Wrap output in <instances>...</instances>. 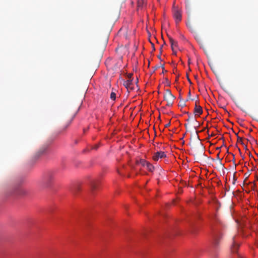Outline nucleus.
Returning <instances> with one entry per match:
<instances>
[{
	"label": "nucleus",
	"mask_w": 258,
	"mask_h": 258,
	"mask_svg": "<svg viewBox=\"0 0 258 258\" xmlns=\"http://www.w3.org/2000/svg\"><path fill=\"white\" fill-rule=\"evenodd\" d=\"M194 113L196 116L198 115L199 116L203 113L202 107L199 105V101L198 100H197L195 102Z\"/></svg>",
	"instance_id": "obj_5"
},
{
	"label": "nucleus",
	"mask_w": 258,
	"mask_h": 258,
	"mask_svg": "<svg viewBox=\"0 0 258 258\" xmlns=\"http://www.w3.org/2000/svg\"><path fill=\"white\" fill-rule=\"evenodd\" d=\"M89 185L90 186L91 190L93 191L96 189L97 186V181L95 179H92L89 182Z\"/></svg>",
	"instance_id": "obj_8"
},
{
	"label": "nucleus",
	"mask_w": 258,
	"mask_h": 258,
	"mask_svg": "<svg viewBox=\"0 0 258 258\" xmlns=\"http://www.w3.org/2000/svg\"><path fill=\"white\" fill-rule=\"evenodd\" d=\"M146 167H147V169L150 172H153L154 169V166L149 162Z\"/></svg>",
	"instance_id": "obj_13"
},
{
	"label": "nucleus",
	"mask_w": 258,
	"mask_h": 258,
	"mask_svg": "<svg viewBox=\"0 0 258 258\" xmlns=\"http://www.w3.org/2000/svg\"><path fill=\"white\" fill-rule=\"evenodd\" d=\"M190 96V91H189L188 92V96Z\"/></svg>",
	"instance_id": "obj_30"
},
{
	"label": "nucleus",
	"mask_w": 258,
	"mask_h": 258,
	"mask_svg": "<svg viewBox=\"0 0 258 258\" xmlns=\"http://www.w3.org/2000/svg\"><path fill=\"white\" fill-rule=\"evenodd\" d=\"M168 38L171 46L172 51H174V47H176L177 46V42L174 40L172 37L170 36H168Z\"/></svg>",
	"instance_id": "obj_9"
},
{
	"label": "nucleus",
	"mask_w": 258,
	"mask_h": 258,
	"mask_svg": "<svg viewBox=\"0 0 258 258\" xmlns=\"http://www.w3.org/2000/svg\"><path fill=\"white\" fill-rule=\"evenodd\" d=\"M173 15L176 23H178L181 20V12L174 7V5L173 6Z\"/></svg>",
	"instance_id": "obj_4"
},
{
	"label": "nucleus",
	"mask_w": 258,
	"mask_h": 258,
	"mask_svg": "<svg viewBox=\"0 0 258 258\" xmlns=\"http://www.w3.org/2000/svg\"><path fill=\"white\" fill-rule=\"evenodd\" d=\"M186 77H187V79L188 81L189 82V83H190V84H191V81H190V80L189 79V78L188 76V75H187V74L186 75Z\"/></svg>",
	"instance_id": "obj_20"
},
{
	"label": "nucleus",
	"mask_w": 258,
	"mask_h": 258,
	"mask_svg": "<svg viewBox=\"0 0 258 258\" xmlns=\"http://www.w3.org/2000/svg\"><path fill=\"white\" fill-rule=\"evenodd\" d=\"M132 84V80H127L124 82V85L125 86L128 91L133 89V88L131 86Z\"/></svg>",
	"instance_id": "obj_10"
},
{
	"label": "nucleus",
	"mask_w": 258,
	"mask_h": 258,
	"mask_svg": "<svg viewBox=\"0 0 258 258\" xmlns=\"http://www.w3.org/2000/svg\"><path fill=\"white\" fill-rule=\"evenodd\" d=\"M190 116H189L188 118H187V119H186V121H189L190 120Z\"/></svg>",
	"instance_id": "obj_29"
},
{
	"label": "nucleus",
	"mask_w": 258,
	"mask_h": 258,
	"mask_svg": "<svg viewBox=\"0 0 258 258\" xmlns=\"http://www.w3.org/2000/svg\"><path fill=\"white\" fill-rule=\"evenodd\" d=\"M237 142L240 143L241 144H244L242 142V139L238 136H237Z\"/></svg>",
	"instance_id": "obj_19"
},
{
	"label": "nucleus",
	"mask_w": 258,
	"mask_h": 258,
	"mask_svg": "<svg viewBox=\"0 0 258 258\" xmlns=\"http://www.w3.org/2000/svg\"><path fill=\"white\" fill-rule=\"evenodd\" d=\"M213 243L216 246V245L218 244V238L217 236H215L214 237V241H213Z\"/></svg>",
	"instance_id": "obj_17"
},
{
	"label": "nucleus",
	"mask_w": 258,
	"mask_h": 258,
	"mask_svg": "<svg viewBox=\"0 0 258 258\" xmlns=\"http://www.w3.org/2000/svg\"><path fill=\"white\" fill-rule=\"evenodd\" d=\"M140 164H141L143 166H146L147 164L148 163L146 160L144 159H141L139 162Z\"/></svg>",
	"instance_id": "obj_15"
},
{
	"label": "nucleus",
	"mask_w": 258,
	"mask_h": 258,
	"mask_svg": "<svg viewBox=\"0 0 258 258\" xmlns=\"http://www.w3.org/2000/svg\"><path fill=\"white\" fill-rule=\"evenodd\" d=\"M162 47H163V46H160V53H161V52H162Z\"/></svg>",
	"instance_id": "obj_26"
},
{
	"label": "nucleus",
	"mask_w": 258,
	"mask_h": 258,
	"mask_svg": "<svg viewBox=\"0 0 258 258\" xmlns=\"http://www.w3.org/2000/svg\"><path fill=\"white\" fill-rule=\"evenodd\" d=\"M110 98L114 100L116 98V94L114 92H111L110 94Z\"/></svg>",
	"instance_id": "obj_16"
},
{
	"label": "nucleus",
	"mask_w": 258,
	"mask_h": 258,
	"mask_svg": "<svg viewBox=\"0 0 258 258\" xmlns=\"http://www.w3.org/2000/svg\"><path fill=\"white\" fill-rule=\"evenodd\" d=\"M173 53L174 54V55H176V51L174 49V51H173Z\"/></svg>",
	"instance_id": "obj_27"
},
{
	"label": "nucleus",
	"mask_w": 258,
	"mask_h": 258,
	"mask_svg": "<svg viewBox=\"0 0 258 258\" xmlns=\"http://www.w3.org/2000/svg\"><path fill=\"white\" fill-rule=\"evenodd\" d=\"M166 155L164 152L160 151L157 152L154 154L153 156V159L154 161H158L159 159H161L166 157Z\"/></svg>",
	"instance_id": "obj_6"
},
{
	"label": "nucleus",
	"mask_w": 258,
	"mask_h": 258,
	"mask_svg": "<svg viewBox=\"0 0 258 258\" xmlns=\"http://www.w3.org/2000/svg\"><path fill=\"white\" fill-rule=\"evenodd\" d=\"M239 247V244L237 243L236 237L234 236L232 239V245L231 246V250L232 252H235L237 251Z\"/></svg>",
	"instance_id": "obj_7"
},
{
	"label": "nucleus",
	"mask_w": 258,
	"mask_h": 258,
	"mask_svg": "<svg viewBox=\"0 0 258 258\" xmlns=\"http://www.w3.org/2000/svg\"><path fill=\"white\" fill-rule=\"evenodd\" d=\"M188 64H189V63H190V59H188Z\"/></svg>",
	"instance_id": "obj_31"
},
{
	"label": "nucleus",
	"mask_w": 258,
	"mask_h": 258,
	"mask_svg": "<svg viewBox=\"0 0 258 258\" xmlns=\"http://www.w3.org/2000/svg\"><path fill=\"white\" fill-rule=\"evenodd\" d=\"M169 125H170V123H168V124H166V125H165V126L166 127H167L169 126Z\"/></svg>",
	"instance_id": "obj_25"
},
{
	"label": "nucleus",
	"mask_w": 258,
	"mask_h": 258,
	"mask_svg": "<svg viewBox=\"0 0 258 258\" xmlns=\"http://www.w3.org/2000/svg\"><path fill=\"white\" fill-rule=\"evenodd\" d=\"M75 116V114L71 116L69 118H67V116H64V117L62 119L63 124L60 128L61 132L65 131L68 127V126L70 125L72 120H73Z\"/></svg>",
	"instance_id": "obj_3"
},
{
	"label": "nucleus",
	"mask_w": 258,
	"mask_h": 258,
	"mask_svg": "<svg viewBox=\"0 0 258 258\" xmlns=\"http://www.w3.org/2000/svg\"><path fill=\"white\" fill-rule=\"evenodd\" d=\"M179 98L180 101L179 102V106H181V107H185L186 106L185 103L186 101L184 100L183 99L181 98L180 97H179Z\"/></svg>",
	"instance_id": "obj_12"
},
{
	"label": "nucleus",
	"mask_w": 258,
	"mask_h": 258,
	"mask_svg": "<svg viewBox=\"0 0 258 258\" xmlns=\"http://www.w3.org/2000/svg\"><path fill=\"white\" fill-rule=\"evenodd\" d=\"M55 175V171L50 170L44 173L42 177L41 184L44 187H49L51 186Z\"/></svg>",
	"instance_id": "obj_1"
},
{
	"label": "nucleus",
	"mask_w": 258,
	"mask_h": 258,
	"mask_svg": "<svg viewBox=\"0 0 258 258\" xmlns=\"http://www.w3.org/2000/svg\"><path fill=\"white\" fill-rule=\"evenodd\" d=\"M158 58L159 59L161 60V55H160V54H159V55H158Z\"/></svg>",
	"instance_id": "obj_28"
},
{
	"label": "nucleus",
	"mask_w": 258,
	"mask_h": 258,
	"mask_svg": "<svg viewBox=\"0 0 258 258\" xmlns=\"http://www.w3.org/2000/svg\"><path fill=\"white\" fill-rule=\"evenodd\" d=\"M138 9H142L146 4L145 0H138Z\"/></svg>",
	"instance_id": "obj_11"
},
{
	"label": "nucleus",
	"mask_w": 258,
	"mask_h": 258,
	"mask_svg": "<svg viewBox=\"0 0 258 258\" xmlns=\"http://www.w3.org/2000/svg\"><path fill=\"white\" fill-rule=\"evenodd\" d=\"M45 149H41L40 150V151H39L37 154H36L35 156L37 157V158H38L41 155H42L45 151Z\"/></svg>",
	"instance_id": "obj_14"
},
{
	"label": "nucleus",
	"mask_w": 258,
	"mask_h": 258,
	"mask_svg": "<svg viewBox=\"0 0 258 258\" xmlns=\"http://www.w3.org/2000/svg\"><path fill=\"white\" fill-rule=\"evenodd\" d=\"M98 148V145H95L94 146V147L93 148V149H97Z\"/></svg>",
	"instance_id": "obj_23"
},
{
	"label": "nucleus",
	"mask_w": 258,
	"mask_h": 258,
	"mask_svg": "<svg viewBox=\"0 0 258 258\" xmlns=\"http://www.w3.org/2000/svg\"><path fill=\"white\" fill-rule=\"evenodd\" d=\"M77 189H78V190H79V186H78V187H77Z\"/></svg>",
	"instance_id": "obj_32"
},
{
	"label": "nucleus",
	"mask_w": 258,
	"mask_h": 258,
	"mask_svg": "<svg viewBox=\"0 0 258 258\" xmlns=\"http://www.w3.org/2000/svg\"><path fill=\"white\" fill-rule=\"evenodd\" d=\"M197 136L198 138H199V136L198 135L197 133Z\"/></svg>",
	"instance_id": "obj_33"
},
{
	"label": "nucleus",
	"mask_w": 258,
	"mask_h": 258,
	"mask_svg": "<svg viewBox=\"0 0 258 258\" xmlns=\"http://www.w3.org/2000/svg\"><path fill=\"white\" fill-rule=\"evenodd\" d=\"M250 138H251V140L247 139V141H249L251 144L253 143H256V141L254 138L251 137H250Z\"/></svg>",
	"instance_id": "obj_18"
},
{
	"label": "nucleus",
	"mask_w": 258,
	"mask_h": 258,
	"mask_svg": "<svg viewBox=\"0 0 258 258\" xmlns=\"http://www.w3.org/2000/svg\"><path fill=\"white\" fill-rule=\"evenodd\" d=\"M152 48H153V50H155V46H154V44L152 43Z\"/></svg>",
	"instance_id": "obj_24"
},
{
	"label": "nucleus",
	"mask_w": 258,
	"mask_h": 258,
	"mask_svg": "<svg viewBox=\"0 0 258 258\" xmlns=\"http://www.w3.org/2000/svg\"><path fill=\"white\" fill-rule=\"evenodd\" d=\"M161 67L163 69V72H162V73H164V66L163 65H162L161 66Z\"/></svg>",
	"instance_id": "obj_22"
},
{
	"label": "nucleus",
	"mask_w": 258,
	"mask_h": 258,
	"mask_svg": "<svg viewBox=\"0 0 258 258\" xmlns=\"http://www.w3.org/2000/svg\"><path fill=\"white\" fill-rule=\"evenodd\" d=\"M133 76V74H129V75H128V78L129 79H131L132 78V76Z\"/></svg>",
	"instance_id": "obj_21"
},
{
	"label": "nucleus",
	"mask_w": 258,
	"mask_h": 258,
	"mask_svg": "<svg viewBox=\"0 0 258 258\" xmlns=\"http://www.w3.org/2000/svg\"><path fill=\"white\" fill-rule=\"evenodd\" d=\"M175 97L172 95L170 90L167 89L164 95V99L167 102V105L170 106L173 104Z\"/></svg>",
	"instance_id": "obj_2"
}]
</instances>
